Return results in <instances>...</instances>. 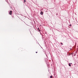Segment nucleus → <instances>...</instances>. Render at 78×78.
Instances as JSON below:
<instances>
[{"mask_svg":"<svg viewBox=\"0 0 78 78\" xmlns=\"http://www.w3.org/2000/svg\"><path fill=\"white\" fill-rule=\"evenodd\" d=\"M50 78H53V77H52V76H50Z\"/></svg>","mask_w":78,"mask_h":78,"instance_id":"nucleus-5","label":"nucleus"},{"mask_svg":"<svg viewBox=\"0 0 78 78\" xmlns=\"http://www.w3.org/2000/svg\"><path fill=\"white\" fill-rule=\"evenodd\" d=\"M12 11H10L9 12V14L10 15H12Z\"/></svg>","mask_w":78,"mask_h":78,"instance_id":"nucleus-1","label":"nucleus"},{"mask_svg":"<svg viewBox=\"0 0 78 78\" xmlns=\"http://www.w3.org/2000/svg\"><path fill=\"white\" fill-rule=\"evenodd\" d=\"M43 12L42 11H41L40 12V14H41V15H43Z\"/></svg>","mask_w":78,"mask_h":78,"instance_id":"nucleus-2","label":"nucleus"},{"mask_svg":"<svg viewBox=\"0 0 78 78\" xmlns=\"http://www.w3.org/2000/svg\"><path fill=\"white\" fill-rule=\"evenodd\" d=\"M69 66L70 67V66H71V65H70V63L69 64Z\"/></svg>","mask_w":78,"mask_h":78,"instance_id":"nucleus-6","label":"nucleus"},{"mask_svg":"<svg viewBox=\"0 0 78 78\" xmlns=\"http://www.w3.org/2000/svg\"><path fill=\"white\" fill-rule=\"evenodd\" d=\"M26 0H24V3H26Z\"/></svg>","mask_w":78,"mask_h":78,"instance_id":"nucleus-4","label":"nucleus"},{"mask_svg":"<svg viewBox=\"0 0 78 78\" xmlns=\"http://www.w3.org/2000/svg\"><path fill=\"white\" fill-rule=\"evenodd\" d=\"M61 44H62V45H63V44L62 43H61Z\"/></svg>","mask_w":78,"mask_h":78,"instance_id":"nucleus-7","label":"nucleus"},{"mask_svg":"<svg viewBox=\"0 0 78 78\" xmlns=\"http://www.w3.org/2000/svg\"><path fill=\"white\" fill-rule=\"evenodd\" d=\"M36 53H37V52H36Z\"/></svg>","mask_w":78,"mask_h":78,"instance_id":"nucleus-8","label":"nucleus"},{"mask_svg":"<svg viewBox=\"0 0 78 78\" xmlns=\"http://www.w3.org/2000/svg\"><path fill=\"white\" fill-rule=\"evenodd\" d=\"M38 31H41V30H40V29L39 28H38Z\"/></svg>","mask_w":78,"mask_h":78,"instance_id":"nucleus-3","label":"nucleus"}]
</instances>
